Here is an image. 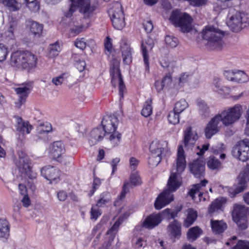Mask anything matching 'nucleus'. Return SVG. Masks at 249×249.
Masks as SVG:
<instances>
[{"label": "nucleus", "mask_w": 249, "mask_h": 249, "mask_svg": "<svg viewBox=\"0 0 249 249\" xmlns=\"http://www.w3.org/2000/svg\"><path fill=\"white\" fill-rule=\"evenodd\" d=\"M202 233V231L197 226L189 229L187 233L189 241H194L196 240Z\"/></svg>", "instance_id": "35"}, {"label": "nucleus", "mask_w": 249, "mask_h": 249, "mask_svg": "<svg viewBox=\"0 0 249 249\" xmlns=\"http://www.w3.org/2000/svg\"><path fill=\"white\" fill-rule=\"evenodd\" d=\"M248 208L239 204H235L234 206L232 211V218L237 219L238 218L247 217Z\"/></svg>", "instance_id": "27"}, {"label": "nucleus", "mask_w": 249, "mask_h": 249, "mask_svg": "<svg viewBox=\"0 0 249 249\" xmlns=\"http://www.w3.org/2000/svg\"><path fill=\"white\" fill-rule=\"evenodd\" d=\"M220 117V115L218 114L212 118L209 122L212 125L219 127V129H220L221 126L220 122H221V118Z\"/></svg>", "instance_id": "54"}, {"label": "nucleus", "mask_w": 249, "mask_h": 249, "mask_svg": "<svg viewBox=\"0 0 249 249\" xmlns=\"http://www.w3.org/2000/svg\"><path fill=\"white\" fill-rule=\"evenodd\" d=\"M223 202L222 198L216 199L210 205L208 210L209 213H213L218 210L221 209Z\"/></svg>", "instance_id": "37"}, {"label": "nucleus", "mask_w": 249, "mask_h": 249, "mask_svg": "<svg viewBox=\"0 0 249 249\" xmlns=\"http://www.w3.org/2000/svg\"><path fill=\"white\" fill-rule=\"evenodd\" d=\"M196 132L192 131V127H188L184 132L183 143L185 148H191L198 139Z\"/></svg>", "instance_id": "17"}, {"label": "nucleus", "mask_w": 249, "mask_h": 249, "mask_svg": "<svg viewBox=\"0 0 249 249\" xmlns=\"http://www.w3.org/2000/svg\"><path fill=\"white\" fill-rule=\"evenodd\" d=\"M31 33L35 36L39 37L42 33L43 26L35 21H30L29 25Z\"/></svg>", "instance_id": "34"}, {"label": "nucleus", "mask_w": 249, "mask_h": 249, "mask_svg": "<svg viewBox=\"0 0 249 249\" xmlns=\"http://www.w3.org/2000/svg\"><path fill=\"white\" fill-rule=\"evenodd\" d=\"M99 207L96 205L92 206L90 210V219L96 221L98 217L101 215V210L99 209Z\"/></svg>", "instance_id": "50"}, {"label": "nucleus", "mask_w": 249, "mask_h": 249, "mask_svg": "<svg viewBox=\"0 0 249 249\" xmlns=\"http://www.w3.org/2000/svg\"><path fill=\"white\" fill-rule=\"evenodd\" d=\"M118 120L115 115L105 117L102 121V128L106 135H110L109 140L113 147L118 146L121 140V134L116 131Z\"/></svg>", "instance_id": "3"}, {"label": "nucleus", "mask_w": 249, "mask_h": 249, "mask_svg": "<svg viewBox=\"0 0 249 249\" xmlns=\"http://www.w3.org/2000/svg\"><path fill=\"white\" fill-rule=\"evenodd\" d=\"M120 47L124 63L125 64H129L132 61L131 49L129 45L125 40H122Z\"/></svg>", "instance_id": "23"}, {"label": "nucleus", "mask_w": 249, "mask_h": 249, "mask_svg": "<svg viewBox=\"0 0 249 249\" xmlns=\"http://www.w3.org/2000/svg\"><path fill=\"white\" fill-rule=\"evenodd\" d=\"M151 103V100H147L144 103L143 107L141 111V114L145 117L149 116L152 113Z\"/></svg>", "instance_id": "40"}, {"label": "nucleus", "mask_w": 249, "mask_h": 249, "mask_svg": "<svg viewBox=\"0 0 249 249\" xmlns=\"http://www.w3.org/2000/svg\"><path fill=\"white\" fill-rule=\"evenodd\" d=\"M160 215L152 214L148 216L143 221V226L147 229H152L161 222Z\"/></svg>", "instance_id": "25"}, {"label": "nucleus", "mask_w": 249, "mask_h": 249, "mask_svg": "<svg viewBox=\"0 0 249 249\" xmlns=\"http://www.w3.org/2000/svg\"><path fill=\"white\" fill-rule=\"evenodd\" d=\"M76 8H77L71 3L69 9L64 12V16L67 18H71L72 16L73 13L76 11Z\"/></svg>", "instance_id": "61"}, {"label": "nucleus", "mask_w": 249, "mask_h": 249, "mask_svg": "<svg viewBox=\"0 0 249 249\" xmlns=\"http://www.w3.org/2000/svg\"><path fill=\"white\" fill-rule=\"evenodd\" d=\"M51 124L48 123L41 124L38 128V132L40 134L43 133H48L51 130Z\"/></svg>", "instance_id": "51"}, {"label": "nucleus", "mask_w": 249, "mask_h": 249, "mask_svg": "<svg viewBox=\"0 0 249 249\" xmlns=\"http://www.w3.org/2000/svg\"><path fill=\"white\" fill-rule=\"evenodd\" d=\"M208 183V180L203 179L201 180L199 183L193 185L192 188L188 192V195L194 200L196 199L195 195L197 194L199 197V201L203 200L205 201L206 198L205 197H203L204 192H203V187H205L206 185Z\"/></svg>", "instance_id": "18"}, {"label": "nucleus", "mask_w": 249, "mask_h": 249, "mask_svg": "<svg viewBox=\"0 0 249 249\" xmlns=\"http://www.w3.org/2000/svg\"><path fill=\"white\" fill-rule=\"evenodd\" d=\"M8 49L4 45L0 44V61H3L6 58Z\"/></svg>", "instance_id": "52"}, {"label": "nucleus", "mask_w": 249, "mask_h": 249, "mask_svg": "<svg viewBox=\"0 0 249 249\" xmlns=\"http://www.w3.org/2000/svg\"><path fill=\"white\" fill-rule=\"evenodd\" d=\"M249 180V164H248L243 173L239 174L237 178L238 184L235 188L228 189L229 195L231 197H234L237 194L243 192L246 188L247 182Z\"/></svg>", "instance_id": "10"}, {"label": "nucleus", "mask_w": 249, "mask_h": 249, "mask_svg": "<svg viewBox=\"0 0 249 249\" xmlns=\"http://www.w3.org/2000/svg\"><path fill=\"white\" fill-rule=\"evenodd\" d=\"M234 71H226L224 72L225 77L229 81H233Z\"/></svg>", "instance_id": "63"}, {"label": "nucleus", "mask_w": 249, "mask_h": 249, "mask_svg": "<svg viewBox=\"0 0 249 249\" xmlns=\"http://www.w3.org/2000/svg\"><path fill=\"white\" fill-rule=\"evenodd\" d=\"M49 50V56L52 57H54L58 55L60 52V47L58 44L56 42L50 45Z\"/></svg>", "instance_id": "44"}, {"label": "nucleus", "mask_w": 249, "mask_h": 249, "mask_svg": "<svg viewBox=\"0 0 249 249\" xmlns=\"http://www.w3.org/2000/svg\"><path fill=\"white\" fill-rule=\"evenodd\" d=\"M227 25L234 32H238L249 26V17L244 12L236 11L230 17Z\"/></svg>", "instance_id": "6"}, {"label": "nucleus", "mask_w": 249, "mask_h": 249, "mask_svg": "<svg viewBox=\"0 0 249 249\" xmlns=\"http://www.w3.org/2000/svg\"><path fill=\"white\" fill-rule=\"evenodd\" d=\"M241 230H246L248 226L247 217L233 219Z\"/></svg>", "instance_id": "45"}, {"label": "nucleus", "mask_w": 249, "mask_h": 249, "mask_svg": "<svg viewBox=\"0 0 249 249\" xmlns=\"http://www.w3.org/2000/svg\"><path fill=\"white\" fill-rule=\"evenodd\" d=\"M41 174L49 180H56L60 176L59 171L54 166L51 165L43 167L41 170Z\"/></svg>", "instance_id": "20"}, {"label": "nucleus", "mask_w": 249, "mask_h": 249, "mask_svg": "<svg viewBox=\"0 0 249 249\" xmlns=\"http://www.w3.org/2000/svg\"><path fill=\"white\" fill-rule=\"evenodd\" d=\"M101 184V180L97 178H95L93 182L92 189L90 191L89 196H90L93 195L96 189L100 186Z\"/></svg>", "instance_id": "58"}, {"label": "nucleus", "mask_w": 249, "mask_h": 249, "mask_svg": "<svg viewBox=\"0 0 249 249\" xmlns=\"http://www.w3.org/2000/svg\"><path fill=\"white\" fill-rule=\"evenodd\" d=\"M191 5L194 6H200L204 5L207 0H188Z\"/></svg>", "instance_id": "64"}, {"label": "nucleus", "mask_w": 249, "mask_h": 249, "mask_svg": "<svg viewBox=\"0 0 249 249\" xmlns=\"http://www.w3.org/2000/svg\"><path fill=\"white\" fill-rule=\"evenodd\" d=\"M242 113V106L236 104L231 107L222 111L220 115L221 122L225 126H228L232 124L239 119Z\"/></svg>", "instance_id": "7"}, {"label": "nucleus", "mask_w": 249, "mask_h": 249, "mask_svg": "<svg viewBox=\"0 0 249 249\" xmlns=\"http://www.w3.org/2000/svg\"><path fill=\"white\" fill-rule=\"evenodd\" d=\"M203 38L207 41V46L210 50H220L223 46V32L213 26L206 27L203 31Z\"/></svg>", "instance_id": "4"}, {"label": "nucleus", "mask_w": 249, "mask_h": 249, "mask_svg": "<svg viewBox=\"0 0 249 249\" xmlns=\"http://www.w3.org/2000/svg\"><path fill=\"white\" fill-rule=\"evenodd\" d=\"M172 78L170 73L166 74L162 79V83L165 88H168L172 84Z\"/></svg>", "instance_id": "55"}, {"label": "nucleus", "mask_w": 249, "mask_h": 249, "mask_svg": "<svg viewBox=\"0 0 249 249\" xmlns=\"http://www.w3.org/2000/svg\"><path fill=\"white\" fill-rule=\"evenodd\" d=\"M189 168L195 178H200L204 177L205 162L202 160L197 159L189 163Z\"/></svg>", "instance_id": "14"}, {"label": "nucleus", "mask_w": 249, "mask_h": 249, "mask_svg": "<svg viewBox=\"0 0 249 249\" xmlns=\"http://www.w3.org/2000/svg\"><path fill=\"white\" fill-rule=\"evenodd\" d=\"M135 245L136 248L140 249L146 245V241L142 238H139L137 239V240L135 243Z\"/></svg>", "instance_id": "62"}, {"label": "nucleus", "mask_w": 249, "mask_h": 249, "mask_svg": "<svg viewBox=\"0 0 249 249\" xmlns=\"http://www.w3.org/2000/svg\"><path fill=\"white\" fill-rule=\"evenodd\" d=\"M186 161L184 151L182 145L178 149L176 162V172H172L168 181V188L163 191L157 198L154 206L156 209L160 210L173 200L172 192L176 191L181 185L180 174L185 170Z\"/></svg>", "instance_id": "1"}, {"label": "nucleus", "mask_w": 249, "mask_h": 249, "mask_svg": "<svg viewBox=\"0 0 249 249\" xmlns=\"http://www.w3.org/2000/svg\"><path fill=\"white\" fill-rule=\"evenodd\" d=\"M114 9L108 11L113 27L117 30H122L125 26L124 17L120 3L116 2L113 4Z\"/></svg>", "instance_id": "8"}, {"label": "nucleus", "mask_w": 249, "mask_h": 249, "mask_svg": "<svg viewBox=\"0 0 249 249\" xmlns=\"http://www.w3.org/2000/svg\"><path fill=\"white\" fill-rule=\"evenodd\" d=\"M162 158L151 154L149 158L148 163L153 167L157 166L160 162Z\"/></svg>", "instance_id": "49"}, {"label": "nucleus", "mask_w": 249, "mask_h": 249, "mask_svg": "<svg viewBox=\"0 0 249 249\" xmlns=\"http://www.w3.org/2000/svg\"><path fill=\"white\" fill-rule=\"evenodd\" d=\"M165 42L166 44L171 48H175L178 44V39L176 37L171 36H166L165 38Z\"/></svg>", "instance_id": "43"}, {"label": "nucleus", "mask_w": 249, "mask_h": 249, "mask_svg": "<svg viewBox=\"0 0 249 249\" xmlns=\"http://www.w3.org/2000/svg\"><path fill=\"white\" fill-rule=\"evenodd\" d=\"M232 155L243 162L249 160V140L244 139L239 141L232 148Z\"/></svg>", "instance_id": "9"}, {"label": "nucleus", "mask_w": 249, "mask_h": 249, "mask_svg": "<svg viewBox=\"0 0 249 249\" xmlns=\"http://www.w3.org/2000/svg\"><path fill=\"white\" fill-rule=\"evenodd\" d=\"M170 19L174 25L179 27L184 33H188L192 29V18L186 13H181L178 10L173 11Z\"/></svg>", "instance_id": "5"}, {"label": "nucleus", "mask_w": 249, "mask_h": 249, "mask_svg": "<svg viewBox=\"0 0 249 249\" xmlns=\"http://www.w3.org/2000/svg\"><path fill=\"white\" fill-rule=\"evenodd\" d=\"M3 3L9 7L12 11H15L18 9L15 0H3Z\"/></svg>", "instance_id": "53"}, {"label": "nucleus", "mask_w": 249, "mask_h": 249, "mask_svg": "<svg viewBox=\"0 0 249 249\" xmlns=\"http://www.w3.org/2000/svg\"><path fill=\"white\" fill-rule=\"evenodd\" d=\"M212 228L216 233L223 232L227 228V224L223 221L211 220Z\"/></svg>", "instance_id": "32"}, {"label": "nucleus", "mask_w": 249, "mask_h": 249, "mask_svg": "<svg viewBox=\"0 0 249 249\" xmlns=\"http://www.w3.org/2000/svg\"><path fill=\"white\" fill-rule=\"evenodd\" d=\"M109 196V193L107 192H104L100 196V198L97 201V204L95 205L98 207H102L106 204L107 203L110 199L108 197Z\"/></svg>", "instance_id": "41"}, {"label": "nucleus", "mask_w": 249, "mask_h": 249, "mask_svg": "<svg viewBox=\"0 0 249 249\" xmlns=\"http://www.w3.org/2000/svg\"><path fill=\"white\" fill-rule=\"evenodd\" d=\"M168 230L172 238H178L181 235V225L176 220L169 224L168 226Z\"/></svg>", "instance_id": "28"}, {"label": "nucleus", "mask_w": 249, "mask_h": 249, "mask_svg": "<svg viewBox=\"0 0 249 249\" xmlns=\"http://www.w3.org/2000/svg\"><path fill=\"white\" fill-rule=\"evenodd\" d=\"M142 56L143 58V61L145 67V71L148 72L149 71V56L147 53L146 47L144 46V44H142Z\"/></svg>", "instance_id": "47"}, {"label": "nucleus", "mask_w": 249, "mask_h": 249, "mask_svg": "<svg viewBox=\"0 0 249 249\" xmlns=\"http://www.w3.org/2000/svg\"><path fill=\"white\" fill-rule=\"evenodd\" d=\"M196 104L198 107L199 113L202 117L205 118L210 115V109L204 101L198 99L196 101Z\"/></svg>", "instance_id": "30"}, {"label": "nucleus", "mask_w": 249, "mask_h": 249, "mask_svg": "<svg viewBox=\"0 0 249 249\" xmlns=\"http://www.w3.org/2000/svg\"><path fill=\"white\" fill-rule=\"evenodd\" d=\"M232 249H249V246L245 241H239Z\"/></svg>", "instance_id": "60"}, {"label": "nucleus", "mask_w": 249, "mask_h": 249, "mask_svg": "<svg viewBox=\"0 0 249 249\" xmlns=\"http://www.w3.org/2000/svg\"><path fill=\"white\" fill-rule=\"evenodd\" d=\"M221 80L219 78H214L213 80V84L217 89V91L220 93L225 92L228 93L230 91V89L227 87H224L221 84Z\"/></svg>", "instance_id": "39"}, {"label": "nucleus", "mask_w": 249, "mask_h": 249, "mask_svg": "<svg viewBox=\"0 0 249 249\" xmlns=\"http://www.w3.org/2000/svg\"><path fill=\"white\" fill-rule=\"evenodd\" d=\"M143 26L145 31L147 33H150L153 29V25L151 20L144 21Z\"/></svg>", "instance_id": "59"}, {"label": "nucleus", "mask_w": 249, "mask_h": 249, "mask_svg": "<svg viewBox=\"0 0 249 249\" xmlns=\"http://www.w3.org/2000/svg\"><path fill=\"white\" fill-rule=\"evenodd\" d=\"M15 118L17 120L16 129L18 134L24 136L25 134H29L33 128V126L29 122L23 121L20 117L17 116Z\"/></svg>", "instance_id": "21"}, {"label": "nucleus", "mask_w": 249, "mask_h": 249, "mask_svg": "<svg viewBox=\"0 0 249 249\" xmlns=\"http://www.w3.org/2000/svg\"><path fill=\"white\" fill-rule=\"evenodd\" d=\"M110 73L112 86L115 87L117 83L119 84V93L121 99L124 98V92H125L126 88L121 72L118 68L113 66L110 71Z\"/></svg>", "instance_id": "12"}, {"label": "nucleus", "mask_w": 249, "mask_h": 249, "mask_svg": "<svg viewBox=\"0 0 249 249\" xmlns=\"http://www.w3.org/2000/svg\"><path fill=\"white\" fill-rule=\"evenodd\" d=\"M167 144L168 143L165 141L155 140L150 145V151L151 154L162 158L168 151Z\"/></svg>", "instance_id": "16"}, {"label": "nucleus", "mask_w": 249, "mask_h": 249, "mask_svg": "<svg viewBox=\"0 0 249 249\" xmlns=\"http://www.w3.org/2000/svg\"><path fill=\"white\" fill-rule=\"evenodd\" d=\"M71 3L76 8H79V11L85 18H89L96 9V6L91 4L90 0H71Z\"/></svg>", "instance_id": "13"}, {"label": "nucleus", "mask_w": 249, "mask_h": 249, "mask_svg": "<svg viewBox=\"0 0 249 249\" xmlns=\"http://www.w3.org/2000/svg\"><path fill=\"white\" fill-rule=\"evenodd\" d=\"M18 21L13 16L9 17L8 27L5 32L4 35L6 37L12 39L14 37V33L17 30Z\"/></svg>", "instance_id": "24"}, {"label": "nucleus", "mask_w": 249, "mask_h": 249, "mask_svg": "<svg viewBox=\"0 0 249 249\" xmlns=\"http://www.w3.org/2000/svg\"><path fill=\"white\" fill-rule=\"evenodd\" d=\"M65 149L63 143L61 141H56L53 143L50 154L54 159H58L64 153Z\"/></svg>", "instance_id": "26"}, {"label": "nucleus", "mask_w": 249, "mask_h": 249, "mask_svg": "<svg viewBox=\"0 0 249 249\" xmlns=\"http://www.w3.org/2000/svg\"><path fill=\"white\" fill-rule=\"evenodd\" d=\"M10 62L13 66L29 71L36 66L37 58L30 52H16L12 54Z\"/></svg>", "instance_id": "2"}, {"label": "nucleus", "mask_w": 249, "mask_h": 249, "mask_svg": "<svg viewBox=\"0 0 249 249\" xmlns=\"http://www.w3.org/2000/svg\"><path fill=\"white\" fill-rule=\"evenodd\" d=\"M188 106L187 102L184 99L180 100L177 102L175 105L174 110L177 113H180Z\"/></svg>", "instance_id": "42"}, {"label": "nucleus", "mask_w": 249, "mask_h": 249, "mask_svg": "<svg viewBox=\"0 0 249 249\" xmlns=\"http://www.w3.org/2000/svg\"><path fill=\"white\" fill-rule=\"evenodd\" d=\"M219 131V127L212 125L211 123L209 122L205 129V136L207 139H210L213 135L218 133Z\"/></svg>", "instance_id": "38"}, {"label": "nucleus", "mask_w": 249, "mask_h": 249, "mask_svg": "<svg viewBox=\"0 0 249 249\" xmlns=\"http://www.w3.org/2000/svg\"><path fill=\"white\" fill-rule=\"evenodd\" d=\"M105 134L102 127H97L93 129L89 137V142L90 146H93L97 144V143L101 141L105 136Z\"/></svg>", "instance_id": "22"}, {"label": "nucleus", "mask_w": 249, "mask_h": 249, "mask_svg": "<svg viewBox=\"0 0 249 249\" xmlns=\"http://www.w3.org/2000/svg\"><path fill=\"white\" fill-rule=\"evenodd\" d=\"M29 9L34 12L37 11L39 9V4L36 0L33 2H26Z\"/></svg>", "instance_id": "56"}, {"label": "nucleus", "mask_w": 249, "mask_h": 249, "mask_svg": "<svg viewBox=\"0 0 249 249\" xmlns=\"http://www.w3.org/2000/svg\"><path fill=\"white\" fill-rule=\"evenodd\" d=\"M249 81V76L242 71H235L233 81L238 83H246Z\"/></svg>", "instance_id": "33"}, {"label": "nucleus", "mask_w": 249, "mask_h": 249, "mask_svg": "<svg viewBox=\"0 0 249 249\" xmlns=\"http://www.w3.org/2000/svg\"><path fill=\"white\" fill-rule=\"evenodd\" d=\"M10 226L8 222L0 219V238L7 239L9 236Z\"/></svg>", "instance_id": "29"}, {"label": "nucleus", "mask_w": 249, "mask_h": 249, "mask_svg": "<svg viewBox=\"0 0 249 249\" xmlns=\"http://www.w3.org/2000/svg\"><path fill=\"white\" fill-rule=\"evenodd\" d=\"M207 166L211 170H218L221 167V163L215 157H210L207 161Z\"/></svg>", "instance_id": "36"}, {"label": "nucleus", "mask_w": 249, "mask_h": 249, "mask_svg": "<svg viewBox=\"0 0 249 249\" xmlns=\"http://www.w3.org/2000/svg\"><path fill=\"white\" fill-rule=\"evenodd\" d=\"M16 165L22 174L26 175L30 179L35 178L32 174L29 157L24 153L21 152L18 153V159L16 162Z\"/></svg>", "instance_id": "11"}, {"label": "nucleus", "mask_w": 249, "mask_h": 249, "mask_svg": "<svg viewBox=\"0 0 249 249\" xmlns=\"http://www.w3.org/2000/svg\"><path fill=\"white\" fill-rule=\"evenodd\" d=\"M130 183L125 182L124 184L122 191L119 196L121 200L124 199L126 194L129 192V188L131 185L136 186L141 184V178L137 173H132L130 177Z\"/></svg>", "instance_id": "19"}, {"label": "nucleus", "mask_w": 249, "mask_h": 249, "mask_svg": "<svg viewBox=\"0 0 249 249\" xmlns=\"http://www.w3.org/2000/svg\"><path fill=\"white\" fill-rule=\"evenodd\" d=\"M180 113L176 112L175 110L171 111L168 115V120L170 124H176L179 123V114Z\"/></svg>", "instance_id": "46"}, {"label": "nucleus", "mask_w": 249, "mask_h": 249, "mask_svg": "<svg viewBox=\"0 0 249 249\" xmlns=\"http://www.w3.org/2000/svg\"><path fill=\"white\" fill-rule=\"evenodd\" d=\"M124 216H120L119 218L116 221L114 225L112 226L111 228L107 231V233H116L118 229L120 226V225L122 223L124 220Z\"/></svg>", "instance_id": "48"}, {"label": "nucleus", "mask_w": 249, "mask_h": 249, "mask_svg": "<svg viewBox=\"0 0 249 249\" xmlns=\"http://www.w3.org/2000/svg\"><path fill=\"white\" fill-rule=\"evenodd\" d=\"M187 217L184 223V226L189 227L192 225L197 217V213L192 208L188 209L187 211Z\"/></svg>", "instance_id": "31"}, {"label": "nucleus", "mask_w": 249, "mask_h": 249, "mask_svg": "<svg viewBox=\"0 0 249 249\" xmlns=\"http://www.w3.org/2000/svg\"><path fill=\"white\" fill-rule=\"evenodd\" d=\"M74 44L77 48H78L82 50L86 48L87 45L86 42L85 41V39L84 38L77 39L75 41Z\"/></svg>", "instance_id": "57"}, {"label": "nucleus", "mask_w": 249, "mask_h": 249, "mask_svg": "<svg viewBox=\"0 0 249 249\" xmlns=\"http://www.w3.org/2000/svg\"><path fill=\"white\" fill-rule=\"evenodd\" d=\"M32 86L30 83L22 84L20 87L15 89V91L18 95V101L15 103L16 107L19 109L25 103L26 99L30 93Z\"/></svg>", "instance_id": "15"}]
</instances>
